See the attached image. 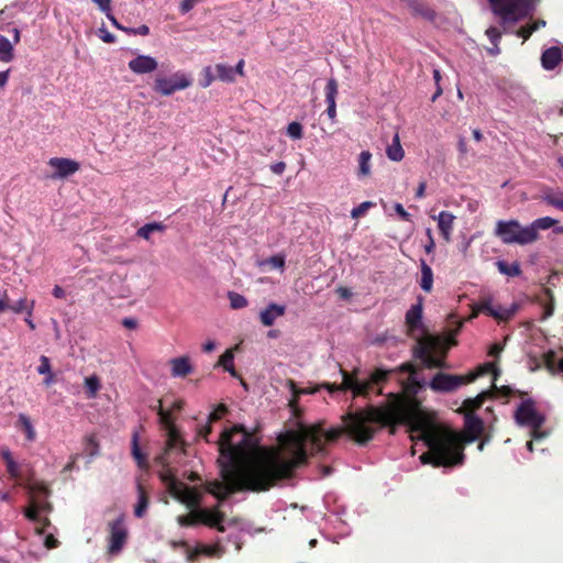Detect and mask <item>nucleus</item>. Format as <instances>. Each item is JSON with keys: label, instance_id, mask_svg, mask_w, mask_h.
I'll return each mask as SVG.
<instances>
[{"label": "nucleus", "instance_id": "9", "mask_svg": "<svg viewBox=\"0 0 563 563\" xmlns=\"http://www.w3.org/2000/svg\"><path fill=\"white\" fill-rule=\"evenodd\" d=\"M515 419L520 426L531 427L533 438L541 437L539 429L543 424L544 419L537 412L533 400H523L515 412Z\"/></svg>", "mask_w": 563, "mask_h": 563}, {"label": "nucleus", "instance_id": "5", "mask_svg": "<svg viewBox=\"0 0 563 563\" xmlns=\"http://www.w3.org/2000/svg\"><path fill=\"white\" fill-rule=\"evenodd\" d=\"M494 233L504 244L527 245L538 240L534 230L522 227L518 220L497 221Z\"/></svg>", "mask_w": 563, "mask_h": 563}, {"label": "nucleus", "instance_id": "23", "mask_svg": "<svg viewBox=\"0 0 563 563\" xmlns=\"http://www.w3.org/2000/svg\"><path fill=\"white\" fill-rule=\"evenodd\" d=\"M287 385L289 386V389L291 391V399L289 400L288 405L292 409L294 413L296 416H298V411H299L298 401H299L300 395L313 394L316 390L314 389L313 390H308V389H305V388H298L296 383L292 379H288Z\"/></svg>", "mask_w": 563, "mask_h": 563}, {"label": "nucleus", "instance_id": "33", "mask_svg": "<svg viewBox=\"0 0 563 563\" xmlns=\"http://www.w3.org/2000/svg\"><path fill=\"white\" fill-rule=\"evenodd\" d=\"M543 200L556 209L563 211V191L548 190L544 191Z\"/></svg>", "mask_w": 563, "mask_h": 563}, {"label": "nucleus", "instance_id": "6", "mask_svg": "<svg viewBox=\"0 0 563 563\" xmlns=\"http://www.w3.org/2000/svg\"><path fill=\"white\" fill-rule=\"evenodd\" d=\"M156 412L159 417V424L166 430V446L162 454L156 457V461L162 465H167V454L178 448L183 449L185 442L174 423V418L170 410H165L162 407V400L158 401V406L156 408Z\"/></svg>", "mask_w": 563, "mask_h": 563}, {"label": "nucleus", "instance_id": "16", "mask_svg": "<svg viewBox=\"0 0 563 563\" xmlns=\"http://www.w3.org/2000/svg\"><path fill=\"white\" fill-rule=\"evenodd\" d=\"M286 312V307L277 303H269L263 311L260 313V320L263 325L271 327L274 324L275 320L278 317L284 316Z\"/></svg>", "mask_w": 563, "mask_h": 563}, {"label": "nucleus", "instance_id": "18", "mask_svg": "<svg viewBox=\"0 0 563 563\" xmlns=\"http://www.w3.org/2000/svg\"><path fill=\"white\" fill-rule=\"evenodd\" d=\"M325 102L328 104L327 113L329 118L333 119L336 114V104H335V98L338 95V82L334 78H330L327 81L325 88Z\"/></svg>", "mask_w": 563, "mask_h": 563}, {"label": "nucleus", "instance_id": "39", "mask_svg": "<svg viewBox=\"0 0 563 563\" xmlns=\"http://www.w3.org/2000/svg\"><path fill=\"white\" fill-rule=\"evenodd\" d=\"M558 221L551 217H543L534 220L528 228H532L534 233L539 236V230H548L552 228Z\"/></svg>", "mask_w": 563, "mask_h": 563}, {"label": "nucleus", "instance_id": "35", "mask_svg": "<svg viewBox=\"0 0 563 563\" xmlns=\"http://www.w3.org/2000/svg\"><path fill=\"white\" fill-rule=\"evenodd\" d=\"M217 77L225 82H233L235 80V75L233 71V67L227 64H217L216 65Z\"/></svg>", "mask_w": 563, "mask_h": 563}, {"label": "nucleus", "instance_id": "21", "mask_svg": "<svg viewBox=\"0 0 563 563\" xmlns=\"http://www.w3.org/2000/svg\"><path fill=\"white\" fill-rule=\"evenodd\" d=\"M488 396H489L488 391H483V393L478 394L475 398L465 399L459 411L464 415L465 413L474 415V412L483 406V404L485 402V400Z\"/></svg>", "mask_w": 563, "mask_h": 563}, {"label": "nucleus", "instance_id": "14", "mask_svg": "<svg viewBox=\"0 0 563 563\" xmlns=\"http://www.w3.org/2000/svg\"><path fill=\"white\" fill-rule=\"evenodd\" d=\"M157 60L150 55H137L129 62L131 71L137 75L150 74L157 68Z\"/></svg>", "mask_w": 563, "mask_h": 563}, {"label": "nucleus", "instance_id": "49", "mask_svg": "<svg viewBox=\"0 0 563 563\" xmlns=\"http://www.w3.org/2000/svg\"><path fill=\"white\" fill-rule=\"evenodd\" d=\"M556 354L554 351L550 350L543 355V362L545 367L551 372L555 373L558 371V366L555 365Z\"/></svg>", "mask_w": 563, "mask_h": 563}, {"label": "nucleus", "instance_id": "44", "mask_svg": "<svg viewBox=\"0 0 563 563\" xmlns=\"http://www.w3.org/2000/svg\"><path fill=\"white\" fill-rule=\"evenodd\" d=\"M228 298L232 309H242L247 306V299L243 295L235 291H229Z\"/></svg>", "mask_w": 563, "mask_h": 563}, {"label": "nucleus", "instance_id": "64", "mask_svg": "<svg viewBox=\"0 0 563 563\" xmlns=\"http://www.w3.org/2000/svg\"><path fill=\"white\" fill-rule=\"evenodd\" d=\"M103 13L111 11V0H92Z\"/></svg>", "mask_w": 563, "mask_h": 563}, {"label": "nucleus", "instance_id": "26", "mask_svg": "<svg viewBox=\"0 0 563 563\" xmlns=\"http://www.w3.org/2000/svg\"><path fill=\"white\" fill-rule=\"evenodd\" d=\"M179 501L185 504L189 509H196L201 503V496L195 488L187 486Z\"/></svg>", "mask_w": 563, "mask_h": 563}, {"label": "nucleus", "instance_id": "15", "mask_svg": "<svg viewBox=\"0 0 563 563\" xmlns=\"http://www.w3.org/2000/svg\"><path fill=\"white\" fill-rule=\"evenodd\" d=\"M422 298L420 297L418 302L412 305L406 313V325L410 335L422 328Z\"/></svg>", "mask_w": 563, "mask_h": 563}, {"label": "nucleus", "instance_id": "32", "mask_svg": "<svg viewBox=\"0 0 563 563\" xmlns=\"http://www.w3.org/2000/svg\"><path fill=\"white\" fill-rule=\"evenodd\" d=\"M371 157L372 154L368 151H363L358 156V177H367L371 174Z\"/></svg>", "mask_w": 563, "mask_h": 563}, {"label": "nucleus", "instance_id": "54", "mask_svg": "<svg viewBox=\"0 0 563 563\" xmlns=\"http://www.w3.org/2000/svg\"><path fill=\"white\" fill-rule=\"evenodd\" d=\"M52 372V366L49 358L45 355L40 357V365L37 367V373L41 375H47Z\"/></svg>", "mask_w": 563, "mask_h": 563}, {"label": "nucleus", "instance_id": "1", "mask_svg": "<svg viewBox=\"0 0 563 563\" xmlns=\"http://www.w3.org/2000/svg\"><path fill=\"white\" fill-rule=\"evenodd\" d=\"M421 406L417 400L397 398L389 408L369 405L342 416L343 426L328 431L323 422L300 426L279 435V442L289 453L284 459L277 451L260 446L256 435L242 424L224 429L217 441L221 481H207L203 488L219 501L227 500L239 492H267L282 479L294 476L295 471L308 463L307 443L311 455H325L327 442H335L346 434L355 443L365 445L375 437L379 427H391L398 421L415 424L420 421Z\"/></svg>", "mask_w": 563, "mask_h": 563}, {"label": "nucleus", "instance_id": "4", "mask_svg": "<svg viewBox=\"0 0 563 563\" xmlns=\"http://www.w3.org/2000/svg\"><path fill=\"white\" fill-rule=\"evenodd\" d=\"M539 0H488L490 9L498 18L504 30L515 26L518 22L531 16Z\"/></svg>", "mask_w": 563, "mask_h": 563}, {"label": "nucleus", "instance_id": "7", "mask_svg": "<svg viewBox=\"0 0 563 563\" xmlns=\"http://www.w3.org/2000/svg\"><path fill=\"white\" fill-rule=\"evenodd\" d=\"M108 547L107 551L111 555H118L124 548L129 531L125 526V515L120 514L114 520L108 522Z\"/></svg>", "mask_w": 563, "mask_h": 563}, {"label": "nucleus", "instance_id": "17", "mask_svg": "<svg viewBox=\"0 0 563 563\" xmlns=\"http://www.w3.org/2000/svg\"><path fill=\"white\" fill-rule=\"evenodd\" d=\"M562 59V49L559 46L549 47L541 55L542 67L547 70L554 69Z\"/></svg>", "mask_w": 563, "mask_h": 563}, {"label": "nucleus", "instance_id": "24", "mask_svg": "<svg viewBox=\"0 0 563 563\" xmlns=\"http://www.w3.org/2000/svg\"><path fill=\"white\" fill-rule=\"evenodd\" d=\"M137 495H139V498H137V504L135 505V508H134V515L137 518H142L147 510L150 499H148V496H147V493H146L144 486L141 483L137 484Z\"/></svg>", "mask_w": 563, "mask_h": 563}, {"label": "nucleus", "instance_id": "37", "mask_svg": "<svg viewBox=\"0 0 563 563\" xmlns=\"http://www.w3.org/2000/svg\"><path fill=\"white\" fill-rule=\"evenodd\" d=\"M13 46L11 44V42L0 35V60L1 62H10L12 58H13Z\"/></svg>", "mask_w": 563, "mask_h": 563}, {"label": "nucleus", "instance_id": "3", "mask_svg": "<svg viewBox=\"0 0 563 563\" xmlns=\"http://www.w3.org/2000/svg\"><path fill=\"white\" fill-rule=\"evenodd\" d=\"M393 372H400V373H409V380L412 384H417L416 382V374H417V367L411 362L402 363L400 366H398L396 369L387 371L382 368H376L367 379H358L357 373L358 369H354L352 373L346 372L343 368H340V373L342 375V383L340 385L336 384H330V383H323L321 385L322 388L328 389L330 393L334 391H346L351 390L353 393V398L356 397H368L371 391L373 390V387L375 385H380L388 380L390 374Z\"/></svg>", "mask_w": 563, "mask_h": 563}, {"label": "nucleus", "instance_id": "13", "mask_svg": "<svg viewBox=\"0 0 563 563\" xmlns=\"http://www.w3.org/2000/svg\"><path fill=\"white\" fill-rule=\"evenodd\" d=\"M195 516L198 521L209 528H214L219 532H224L225 528L223 526V521L225 519V515L220 510V506H216L212 509H199L195 511Z\"/></svg>", "mask_w": 563, "mask_h": 563}, {"label": "nucleus", "instance_id": "41", "mask_svg": "<svg viewBox=\"0 0 563 563\" xmlns=\"http://www.w3.org/2000/svg\"><path fill=\"white\" fill-rule=\"evenodd\" d=\"M34 309V301L29 302L26 298H21L18 302L10 306V310L14 313L26 312L29 317H32Z\"/></svg>", "mask_w": 563, "mask_h": 563}, {"label": "nucleus", "instance_id": "30", "mask_svg": "<svg viewBox=\"0 0 563 563\" xmlns=\"http://www.w3.org/2000/svg\"><path fill=\"white\" fill-rule=\"evenodd\" d=\"M486 35L488 36L492 43V47L487 48V52L493 56L498 55L500 53L498 42L501 37V32L497 26H490L489 29L486 30Z\"/></svg>", "mask_w": 563, "mask_h": 563}, {"label": "nucleus", "instance_id": "48", "mask_svg": "<svg viewBox=\"0 0 563 563\" xmlns=\"http://www.w3.org/2000/svg\"><path fill=\"white\" fill-rule=\"evenodd\" d=\"M7 473L15 481L22 479V472L20 465L13 460L5 464Z\"/></svg>", "mask_w": 563, "mask_h": 563}, {"label": "nucleus", "instance_id": "56", "mask_svg": "<svg viewBox=\"0 0 563 563\" xmlns=\"http://www.w3.org/2000/svg\"><path fill=\"white\" fill-rule=\"evenodd\" d=\"M38 512H41L38 508L34 506L33 503L30 500V506L24 511L25 517L29 520L36 522L40 521Z\"/></svg>", "mask_w": 563, "mask_h": 563}, {"label": "nucleus", "instance_id": "60", "mask_svg": "<svg viewBox=\"0 0 563 563\" xmlns=\"http://www.w3.org/2000/svg\"><path fill=\"white\" fill-rule=\"evenodd\" d=\"M99 37L104 43H114V41H115V36L113 34H111L106 27L99 29Z\"/></svg>", "mask_w": 563, "mask_h": 563}, {"label": "nucleus", "instance_id": "43", "mask_svg": "<svg viewBox=\"0 0 563 563\" xmlns=\"http://www.w3.org/2000/svg\"><path fill=\"white\" fill-rule=\"evenodd\" d=\"M85 388L88 398L96 397L97 393L101 388L100 380L97 376H90L85 379Z\"/></svg>", "mask_w": 563, "mask_h": 563}, {"label": "nucleus", "instance_id": "27", "mask_svg": "<svg viewBox=\"0 0 563 563\" xmlns=\"http://www.w3.org/2000/svg\"><path fill=\"white\" fill-rule=\"evenodd\" d=\"M165 229H166V227L162 222H151V223H146L143 227H141L136 231V235L139 238H142V239L146 240V241H150L151 233H153V232H163V231H165Z\"/></svg>", "mask_w": 563, "mask_h": 563}, {"label": "nucleus", "instance_id": "34", "mask_svg": "<svg viewBox=\"0 0 563 563\" xmlns=\"http://www.w3.org/2000/svg\"><path fill=\"white\" fill-rule=\"evenodd\" d=\"M496 266L501 274L510 277L519 276L521 274L520 265L517 262L508 264L505 261H497Z\"/></svg>", "mask_w": 563, "mask_h": 563}, {"label": "nucleus", "instance_id": "50", "mask_svg": "<svg viewBox=\"0 0 563 563\" xmlns=\"http://www.w3.org/2000/svg\"><path fill=\"white\" fill-rule=\"evenodd\" d=\"M31 501L38 508L40 511L51 512L52 505L46 500L45 497L31 496Z\"/></svg>", "mask_w": 563, "mask_h": 563}, {"label": "nucleus", "instance_id": "25", "mask_svg": "<svg viewBox=\"0 0 563 563\" xmlns=\"http://www.w3.org/2000/svg\"><path fill=\"white\" fill-rule=\"evenodd\" d=\"M421 279L420 287L426 292H430L433 286V272L431 267L426 263V261L421 260Z\"/></svg>", "mask_w": 563, "mask_h": 563}, {"label": "nucleus", "instance_id": "52", "mask_svg": "<svg viewBox=\"0 0 563 563\" xmlns=\"http://www.w3.org/2000/svg\"><path fill=\"white\" fill-rule=\"evenodd\" d=\"M177 522L181 527H190V526L198 523L199 521L195 516V511H192L190 515L179 516L177 518Z\"/></svg>", "mask_w": 563, "mask_h": 563}, {"label": "nucleus", "instance_id": "8", "mask_svg": "<svg viewBox=\"0 0 563 563\" xmlns=\"http://www.w3.org/2000/svg\"><path fill=\"white\" fill-rule=\"evenodd\" d=\"M478 376V373H470L467 375L437 373L430 382V388L434 391L451 393L462 385L474 382Z\"/></svg>", "mask_w": 563, "mask_h": 563}, {"label": "nucleus", "instance_id": "10", "mask_svg": "<svg viewBox=\"0 0 563 563\" xmlns=\"http://www.w3.org/2000/svg\"><path fill=\"white\" fill-rule=\"evenodd\" d=\"M191 85V78L183 73L176 71L169 77L156 76L154 90L163 96H170L175 91L188 88Z\"/></svg>", "mask_w": 563, "mask_h": 563}, {"label": "nucleus", "instance_id": "61", "mask_svg": "<svg viewBox=\"0 0 563 563\" xmlns=\"http://www.w3.org/2000/svg\"><path fill=\"white\" fill-rule=\"evenodd\" d=\"M198 1L199 0H183V2L179 5V11L183 14L188 13L190 10H192V8L196 5Z\"/></svg>", "mask_w": 563, "mask_h": 563}, {"label": "nucleus", "instance_id": "63", "mask_svg": "<svg viewBox=\"0 0 563 563\" xmlns=\"http://www.w3.org/2000/svg\"><path fill=\"white\" fill-rule=\"evenodd\" d=\"M213 80H214V77L211 73V67H206L205 68V79L201 81V86L203 88H206V87L210 86Z\"/></svg>", "mask_w": 563, "mask_h": 563}, {"label": "nucleus", "instance_id": "38", "mask_svg": "<svg viewBox=\"0 0 563 563\" xmlns=\"http://www.w3.org/2000/svg\"><path fill=\"white\" fill-rule=\"evenodd\" d=\"M233 353L231 350H227L219 358L218 365L222 366L224 371L229 372L232 376H235V369L233 365Z\"/></svg>", "mask_w": 563, "mask_h": 563}, {"label": "nucleus", "instance_id": "2", "mask_svg": "<svg viewBox=\"0 0 563 563\" xmlns=\"http://www.w3.org/2000/svg\"><path fill=\"white\" fill-rule=\"evenodd\" d=\"M464 420V439L451 429L424 431L423 439L428 451L420 455V461L434 467L462 465L465 459L464 443L476 441L485 429L484 421L476 415L465 413Z\"/></svg>", "mask_w": 563, "mask_h": 563}, {"label": "nucleus", "instance_id": "36", "mask_svg": "<svg viewBox=\"0 0 563 563\" xmlns=\"http://www.w3.org/2000/svg\"><path fill=\"white\" fill-rule=\"evenodd\" d=\"M99 442L95 434L85 437V452L90 459L99 455Z\"/></svg>", "mask_w": 563, "mask_h": 563}, {"label": "nucleus", "instance_id": "57", "mask_svg": "<svg viewBox=\"0 0 563 563\" xmlns=\"http://www.w3.org/2000/svg\"><path fill=\"white\" fill-rule=\"evenodd\" d=\"M124 32L128 34L145 36L150 33V29L147 25L143 24L135 29H132V27L124 29Z\"/></svg>", "mask_w": 563, "mask_h": 563}, {"label": "nucleus", "instance_id": "51", "mask_svg": "<svg viewBox=\"0 0 563 563\" xmlns=\"http://www.w3.org/2000/svg\"><path fill=\"white\" fill-rule=\"evenodd\" d=\"M302 126L299 122H291L287 126V135L290 139L297 140L301 137Z\"/></svg>", "mask_w": 563, "mask_h": 563}, {"label": "nucleus", "instance_id": "62", "mask_svg": "<svg viewBox=\"0 0 563 563\" xmlns=\"http://www.w3.org/2000/svg\"><path fill=\"white\" fill-rule=\"evenodd\" d=\"M489 371H493L495 373V376L498 375V369L495 367V365L493 363H485L484 365L478 367L476 373H478L481 376Z\"/></svg>", "mask_w": 563, "mask_h": 563}, {"label": "nucleus", "instance_id": "40", "mask_svg": "<svg viewBox=\"0 0 563 563\" xmlns=\"http://www.w3.org/2000/svg\"><path fill=\"white\" fill-rule=\"evenodd\" d=\"M387 157L394 162H399L405 156L401 143H389L386 147Z\"/></svg>", "mask_w": 563, "mask_h": 563}, {"label": "nucleus", "instance_id": "22", "mask_svg": "<svg viewBox=\"0 0 563 563\" xmlns=\"http://www.w3.org/2000/svg\"><path fill=\"white\" fill-rule=\"evenodd\" d=\"M405 1L413 14L419 15L429 21L434 20L435 12L428 5L421 3L417 0H405Z\"/></svg>", "mask_w": 563, "mask_h": 563}, {"label": "nucleus", "instance_id": "55", "mask_svg": "<svg viewBox=\"0 0 563 563\" xmlns=\"http://www.w3.org/2000/svg\"><path fill=\"white\" fill-rule=\"evenodd\" d=\"M441 78H442V76H441L440 70L438 68H434L433 69V79H434L437 89H435V92L433 93V96L431 98L432 101H435L442 95V88H441V85H440Z\"/></svg>", "mask_w": 563, "mask_h": 563}, {"label": "nucleus", "instance_id": "53", "mask_svg": "<svg viewBox=\"0 0 563 563\" xmlns=\"http://www.w3.org/2000/svg\"><path fill=\"white\" fill-rule=\"evenodd\" d=\"M267 264L272 266V268L283 269L285 267V256L284 255H273L266 261Z\"/></svg>", "mask_w": 563, "mask_h": 563}, {"label": "nucleus", "instance_id": "42", "mask_svg": "<svg viewBox=\"0 0 563 563\" xmlns=\"http://www.w3.org/2000/svg\"><path fill=\"white\" fill-rule=\"evenodd\" d=\"M167 487L170 495L177 500H180V497L185 493L187 485L177 478H169V485Z\"/></svg>", "mask_w": 563, "mask_h": 563}, {"label": "nucleus", "instance_id": "29", "mask_svg": "<svg viewBox=\"0 0 563 563\" xmlns=\"http://www.w3.org/2000/svg\"><path fill=\"white\" fill-rule=\"evenodd\" d=\"M18 426L23 430L25 433L26 440L32 442L36 438L35 429L30 420V418L20 413L18 417Z\"/></svg>", "mask_w": 563, "mask_h": 563}, {"label": "nucleus", "instance_id": "12", "mask_svg": "<svg viewBox=\"0 0 563 563\" xmlns=\"http://www.w3.org/2000/svg\"><path fill=\"white\" fill-rule=\"evenodd\" d=\"M47 165L53 169V173L47 176L51 179L67 178L80 169L77 161L64 157H52Z\"/></svg>", "mask_w": 563, "mask_h": 563}, {"label": "nucleus", "instance_id": "59", "mask_svg": "<svg viewBox=\"0 0 563 563\" xmlns=\"http://www.w3.org/2000/svg\"><path fill=\"white\" fill-rule=\"evenodd\" d=\"M394 210L400 217L401 220H404V221H410L411 220L410 213L405 210V208H404V206L401 203H399V202L395 203Z\"/></svg>", "mask_w": 563, "mask_h": 563}, {"label": "nucleus", "instance_id": "45", "mask_svg": "<svg viewBox=\"0 0 563 563\" xmlns=\"http://www.w3.org/2000/svg\"><path fill=\"white\" fill-rule=\"evenodd\" d=\"M228 413V408L225 405L220 404L218 405L208 416V422L213 423L216 421H219Z\"/></svg>", "mask_w": 563, "mask_h": 563}, {"label": "nucleus", "instance_id": "19", "mask_svg": "<svg viewBox=\"0 0 563 563\" xmlns=\"http://www.w3.org/2000/svg\"><path fill=\"white\" fill-rule=\"evenodd\" d=\"M437 220L440 234L446 242H450L455 217L449 211H441Z\"/></svg>", "mask_w": 563, "mask_h": 563}, {"label": "nucleus", "instance_id": "28", "mask_svg": "<svg viewBox=\"0 0 563 563\" xmlns=\"http://www.w3.org/2000/svg\"><path fill=\"white\" fill-rule=\"evenodd\" d=\"M132 455L137 463V466L142 470L148 468L146 455L142 453L139 445V437L136 433L133 434L132 439Z\"/></svg>", "mask_w": 563, "mask_h": 563}, {"label": "nucleus", "instance_id": "11", "mask_svg": "<svg viewBox=\"0 0 563 563\" xmlns=\"http://www.w3.org/2000/svg\"><path fill=\"white\" fill-rule=\"evenodd\" d=\"M435 347L437 342L433 339L418 340V343L413 349V356L421 360L423 366L427 368H444L446 367L445 362L433 355Z\"/></svg>", "mask_w": 563, "mask_h": 563}, {"label": "nucleus", "instance_id": "47", "mask_svg": "<svg viewBox=\"0 0 563 563\" xmlns=\"http://www.w3.org/2000/svg\"><path fill=\"white\" fill-rule=\"evenodd\" d=\"M32 496L45 497L49 495V489L44 483H34L30 486Z\"/></svg>", "mask_w": 563, "mask_h": 563}, {"label": "nucleus", "instance_id": "46", "mask_svg": "<svg viewBox=\"0 0 563 563\" xmlns=\"http://www.w3.org/2000/svg\"><path fill=\"white\" fill-rule=\"evenodd\" d=\"M375 203L372 201H364L360 206L355 207L351 211V217L353 219H358L363 217Z\"/></svg>", "mask_w": 563, "mask_h": 563}, {"label": "nucleus", "instance_id": "20", "mask_svg": "<svg viewBox=\"0 0 563 563\" xmlns=\"http://www.w3.org/2000/svg\"><path fill=\"white\" fill-rule=\"evenodd\" d=\"M172 375L174 377H185L192 372V366L187 356L176 357L170 361Z\"/></svg>", "mask_w": 563, "mask_h": 563}, {"label": "nucleus", "instance_id": "31", "mask_svg": "<svg viewBox=\"0 0 563 563\" xmlns=\"http://www.w3.org/2000/svg\"><path fill=\"white\" fill-rule=\"evenodd\" d=\"M479 311L486 313L487 316H490L497 320H508L511 316V312L508 310H505L504 313H500L497 311L489 301H484L479 305Z\"/></svg>", "mask_w": 563, "mask_h": 563}, {"label": "nucleus", "instance_id": "58", "mask_svg": "<svg viewBox=\"0 0 563 563\" xmlns=\"http://www.w3.org/2000/svg\"><path fill=\"white\" fill-rule=\"evenodd\" d=\"M495 389H496V390H497L501 396H504V397H510V396H512V395H515V394H518V395H520V396L525 395V393H521V391H519V390H515V389H512L510 386H501L500 388H497V387L495 386Z\"/></svg>", "mask_w": 563, "mask_h": 563}]
</instances>
